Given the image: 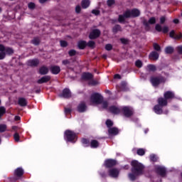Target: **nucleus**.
<instances>
[{
	"label": "nucleus",
	"mask_w": 182,
	"mask_h": 182,
	"mask_svg": "<svg viewBox=\"0 0 182 182\" xmlns=\"http://www.w3.org/2000/svg\"><path fill=\"white\" fill-rule=\"evenodd\" d=\"M131 165L132 166L131 169L132 173H129L128 176L132 181H134L139 176H141V174H143L144 166L137 161H132Z\"/></svg>",
	"instance_id": "f257e3e1"
},
{
	"label": "nucleus",
	"mask_w": 182,
	"mask_h": 182,
	"mask_svg": "<svg viewBox=\"0 0 182 182\" xmlns=\"http://www.w3.org/2000/svg\"><path fill=\"white\" fill-rule=\"evenodd\" d=\"M90 100L92 105H102L103 96L100 93L95 92L91 95Z\"/></svg>",
	"instance_id": "f03ea898"
},
{
	"label": "nucleus",
	"mask_w": 182,
	"mask_h": 182,
	"mask_svg": "<svg viewBox=\"0 0 182 182\" xmlns=\"http://www.w3.org/2000/svg\"><path fill=\"white\" fill-rule=\"evenodd\" d=\"M150 82L154 87H157L161 83H166V77L161 75L158 77L152 76L150 77Z\"/></svg>",
	"instance_id": "7ed1b4c3"
},
{
	"label": "nucleus",
	"mask_w": 182,
	"mask_h": 182,
	"mask_svg": "<svg viewBox=\"0 0 182 182\" xmlns=\"http://www.w3.org/2000/svg\"><path fill=\"white\" fill-rule=\"evenodd\" d=\"M125 16L127 18H137V16H140V11L137 9H133L132 10H127L125 11Z\"/></svg>",
	"instance_id": "20e7f679"
},
{
	"label": "nucleus",
	"mask_w": 182,
	"mask_h": 182,
	"mask_svg": "<svg viewBox=\"0 0 182 182\" xmlns=\"http://www.w3.org/2000/svg\"><path fill=\"white\" fill-rule=\"evenodd\" d=\"M65 136L67 139V141H73L76 139V134L70 130H66L65 132Z\"/></svg>",
	"instance_id": "39448f33"
},
{
	"label": "nucleus",
	"mask_w": 182,
	"mask_h": 182,
	"mask_svg": "<svg viewBox=\"0 0 182 182\" xmlns=\"http://www.w3.org/2000/svg\"><path fill=\"white\" fill-rule=\"evenodd\" d=\"M119 174H120V171L116 168H110L108 171V175L109 177H112V178H117V177H119Z\"/></svg>",
	"instance_id": "423d86ee"
},
{
	"label": "nucleus",
	"mask_w": 182,
	"mask_h": 182,
	"mask_svg": "<svg viewBox=\"0 0 182 182\" xmlns=\"http://www.w3.org/2000/svg\"><path fill=\"white\" fill-rule=\"evenodd\" d=\"M100 33H102V32L100 31V30L96 28V29H93L90 35H89V38L90 39H97V38H99V36H100Z\"/></svg>",
	"instance_id": "0eeeda50"
},
{
	"label": "nucleus",
	"mask_w": 182,
	"mask_h": 182,
	"mask_svg": "<svg viewBox=\"0 0 182 182\" xmlns=\"http://www.w3.org/2000/svg\"><path fill=\"white\" fill-rule=\"evenodd\" d=\"M0 52H4L6 55H14V49L6 47L2 44H0Z\"/></svg>",
	"instance_id": "6e6552de"
},
{
	"label": "nucleus",
	"mask_w": 182,
	"mask_h": 182,
	"mask_svg": "<svg viewBox=\"0 0 182 182\" xmlns=\"http://www.w3.org/2000/svg\"><path fill=\"white\" fill-rule=\"evenodd\" d=\"M122 112H123L125 117H131V116H133V109L132 108H130L129 107H124L122 108Z\"/></svg>",
	"instance_id": "1a4fd4ad"
},
{
	"label": "nucleus",
	"mask_w": 182,
	"mask_h": 182,
	"mask_svg": "<svg viewBox=\"0 0 182 182\" xmlns=\"http://www.w3.org/2000/svg\"><path fill=\"white\" fill-rule=\"evenodd\" d=\"M104 164L107 168H110L112 167H114V166L117 164V161L114 159H107L105 161Z\"/></svg>",
	"instance_id": "9d476101"
},
{
	"label": "nucleus",
	"mask_w": 182,
	"mask_h": 182,
	"mask_svg": "<svg viewBox=\"0 0 182 182\" xmlns=\"http://www.w3.org/2000/svg\"><path fill=\"white\" fill-rule=\"evenodd\" d=\"M143 23L146 28H150V25H154L156 23V17H151L147 20H144Z\"/></svg>",
	"instance_id": "9b49d317"
},
{
	"label": "nucleus",
	"mask_w": 182,
	"mask_h": 182,
	"mask_svg": "<svg viewBox=\"0 0 182 182\" xmlns=\"http://www.w3.org/2000/svg\"><path fill=\"white\" fill-rule=\"evenodd\" d=\"M155 29L157 32H163V33H167L168 32V27L167 26H164L161 28V25L157 23L155 26Z\"/></svg>",
	"instance_id": "f8f14e48"
},
{
	"label": "nucleus",
	"mask_w": 182,
	"mask_h": 182,
	"mask_svg": "<svg viewBox=\"0 0 182 182\" xmlns=\"http://www.w3.org/2000/svg\"><path fill=\"white\" fill-rule=\"evenodd\" d=\"M86 110H87L86 102H81L77 106V112H79V113H84Z\"/></svg>",
	"instance_id": "ddd939ff"
},
{
	"label": "nucleus",
	"mask_w": 182,
	"mask_h": 182,
	"mask_svg": "<svg viewBox=\"0 0 182 182\" xmlns=\"http://www.w3.org/2000/svg\"><path fill=\"white\" fill-rule=\"evenodd\" d=\"M28 66H31V68H36L39 65V60L38 58H35L33 60H28L27 61Z\"/></svg>",
	"instance_id": "4468645a"
},
{
	"label": "nucleus",
	"mask_w": 182,
	"mask_h": 182,
	"mask_svg": "<svg viewBox=\"0 0 182 182\" xmlns=\"http://www.w3.org/2000/svg\"><path fill=\"white\" fill-rule=\"evenodd\" d=\"M60 97H64L65 99H69V97H72V93L70 92V90L65 88L63 90L62 95H60Z\"/></svg>",
	"instance_id": "2eb2a0df"
},
{
	"label": "nucleus",
	"mask_w": 182,
	"mask_h": 182,
	"mask_svg": "<svg viewBox=\"0 0 182 182\" xmlns=\"http://www.w3.org/2000/svg\"><path fill=\"white\" fill-rule=\"evenodd\" d=\"M156 173L161 176V177H166V168L163 166H158L156 168Z\"/></svg>",
	"instance_id": "dca6fc26"
},
{
	"label": "nucleus",
	"mask_w": 182,
	"mask_h": 182,
	"mask_svg": "<svg viewBox=\"0 0 182 182\" xmlns=\"http://www.w3.org/2000/svg\"><path fill=\"white\" fill-rule=\"evenodd\" d=\"M49 80H50V76L46 75L38 80L37 83H38V85H42V83H48Z\"/></svg>",
	"instance_id": "f3484780"
},
{
	"label": "nucleus",
	"mask_w": 182,
	"mask_h": 182,
	"mask_svg": "<svg viewBox=\"0 0 182 182\" xmlns=\"http://www.w3.org/2000/svg\"><path fill=\"white\" fill-rule=\"evenodd\" d=\"M170 38H172V39H181L182 38V34L180 33L179 34H176V31L174 30H172L169 33Z\"/></svg>",
	"instance_id": "a211bd4d"
},
{
	"label": "nucleus",
	"mask_w": 182,
	"mask_h": 182,
	"mask_svg": "<svg viewBox=\"0 0 182 182\" xmlns=\"http://www.w3.org/2000/svg\"><path fill=\"white\" fill-rule=\"evenodd\" d=\"M50 70L53 75H58L60 73V67L58 65H53L50 67Z\"/></svg>",
	"instance_id": "6ab92c4d"
},
{
	"label": "nucleus",
	"mask_w": 182,
	"mask_h": 182,
	"mask_svg": "<svg viewBox=\"0 0 182 182\" xmlns=\"http://www.w3.org/2000/svg\"><path fill=\"white\" fill-rule=\"evenodd\" d=\"M82 79L83 80L90 81L92 79H93V75L90 73H84L82 75Z\"/></svg>",
	"instance_id": "aec40b11"
},
{
	"label": "nucleus",
	"mask_w": 182,
	"mask_h": 182,
	"mask_svg": "<svg viewBox=\"0 0 182 182\" xmlns=\"http://www.w3.org/2000/svg\"><path fill=\"white\" fill-rule=\"evenodd\" d=\"M164 97L166 99V100H170V99H174V92L171 91H166L164 92Z\"/></svg>",
	"instance_id": "412c9836"
},
{
	"label": "nucleus",
	"mask_w": 182,
	"mask_h": 182,
	"mask_svg": "<svg viewBox=\"0 0 182 182\" xmlns=\"http://www.w3.org/2000/svg\"><path fill=\"white\" fill-rule=\"evenodd\" d=\"M38 73L40 75H48V73H49V68L45 65H43L39 68Z\"/></svg>",
	"instance_id": "4be33fe9"
},
{
	"label": "nucleus",
	"mask_w": 182,
	"mask_h": 182,
	"mask_svg": "<svg viewBox=\"0 0 182 182\" xmlns=\"http://www.w3.org/2000/svg\"><path fill=\"white\" fill-rule=\"evenodd\" d=\"M167 100L164 97H159L158 99V105L161 107H164V106H167Z\"/></svg>",
	"instance_id": "5701e85b"
},
{
	"label": "nucleus",
	"mask_w": 182,
	"mask_h": 182,
	"mask_svg": "<svg viewBox=\"0 0 182 182\" xmlns=\"http://www.w3.org/2000/svg\"><path fill=\"white\" fill-rule=\"evenodd\" d=\"M159 53L156 51H152L149 54V59H151V60H157L159 59Z\"/></svg>",
	"instance_id": "b1692460"
},
{
	"label": "nucleus",
	"mask_w": 182,
	"mask_h": 182,
	"mask_svg": "<svg viewBox=\"0 0 182 182\" xmlns=\"http://www.w3.org/2000/svg\"><path fill=\"white\" fill-rule=\"evenodd\" d=\"M154 111L156 114H163V108L159 105H156L154 107Z\"/></svg>",
	"instance_id": "393cba45"
},
{
	"label": "nucleus",
	"mask_w": 182,
	"mask_h": 182,
	"mask_svg": "<svg viewBox=\"0 0 182 182\" xmlns=\"http://www.w3.org/2000/svg\"><path fill=\"white\" fill-rule=\"evenodd\" d=\"M81 6L83 9H87V8H89V6H90V0H82Z\"/></svg>",
	"instance_id": "a878e982"
},
{
	"label": "nucleus",
	"mask_w": 182,
	"mask_h": 182,
	"mask_svg": "<svg viewBox=\"0 0 182 182\" xmlns=\"http://www.w3.org/2000/svg\"><path fill=\"white\" fill-rule=\"evenodd\" d=\"M109 112L114 114H119L120 113V109L116 106H112L109 107Z\"/></svg>",
	"instance_id": "bb28decb"
},
{
	"label": "nucleus",
	"mask_w": 182,
	"mask_h": 182,
	"mask_svg": "<svg viewBox=\"0 0 182 182\" xmlns=\"http://www.w3.org/2000/svg\"><path fill=\"white\" fill-rule=\"evenodd\" d=\"M62 63L64 65V66H66L68 69H72L73 64L70 60H63Z\"/></svg>",
	"instance_id": "cd10ccee"
},
{
	"label": "nucleus",
	"mask_w": 182,
	"mask_h": 182,
	"mask_svg": "<svg viewBox=\"0 0 182 182\" xmlns=\"http://www.w3.org/2000/svg\"><path fill=\"white\" fill-rule=\"evenodd\" d=\"M146 70L147 72H156V70H157V68L153 64H149L146 66Z\"/></svg>",
	"instance_id": "c85d7f7f"
},
{
	"label": "nucleus",
	"mask_w": 182,
	"mask_h": 182,
	"mask_svg": "<svg viewBox=\"0 0 182 182\" xmlns=\"http://www.w3.org/2000/svg\"><path fill=\"white\" fill-rule=\"evenodd\" d=\"M18 105H20L23 107H25V106L28 105V102L24 97H21L18 98Z\"/></svg>",
	"instance_id": "c756f323"
},
{
	"label": "nucleus",
	"mask_w": 182,
	"mask_h": 182,
	"mask_svg": "<svg viewBox=\"0 0 182 182\" xmlns=\"http://www.w3.org/2000/svg\"><path fill=\"white\" fill-rule=\"evenodd\" d=\"M108 132L109 134H113L114 136H116L117 134H119V129L116 127L109 128L108 129Z\"/></svg>",
	"instance_id": "7c9ffc66"
},
{
	"label": "nucleus",
	"mask_w": 182,
	"mask_h": 182,
	"mask_svg": "<svg viewBox=\"0 0 182 182\" xmlns=\"http://www.w3.org/2000/svg\"><path fill=\"white\" fill-rule=\"evenodd\" d=\"M77 46L79 49H85L87 46V43L85 41H80L78 42Z\"/></svg>",
	"instance_id": "2f4dec72"
},
{
	"label": "nucleus",
	"mask_w": 182,
	"mask_h": 182,
	"mask_svg": "<svg viewBox=\"0 0 182 182\" xmlns=\"http://www.w3.org/2000/svg\"><path fill=\"white\" fill-rule=\"evenodd\" d=\"M112 32L113 33H117V32H122V26L119 24L115 25L112 28Z\"/></svg>",
	"instance_id": "473e14b6"
},
{
	"label": "nucleus",
	"mask_w": 182,
	"mask_h": 182,
	"mask_svg": "<svg viewBox=\"0 0 182 182\" xmlns=\"http://www.w3.org/2000/svg\"><path fill=\"white\" fill-rule=\"evenodd\" d=\"M129 18V17L126 16V11H125V12H124L123 15L119 16L118 22H119V23H122V22H124L126 18Z\"/></svg>",
	"instance_id": "72a5a7b5"
},
{
	"label": "nucleus",
	"mask_w": 182,
	"mask_h": 182,
	"mask_svg": "<svg viewBox=\"0 0 182 182\" xmlns=\"http://www.w3.org/2000/svg\"><path fill=\"white\" fill-rule=\"evenodd\" d=\"M14 173L17 177H22L23 176V169L22 168H18Z\"/></svg>",
	"instance_id": "f704fd0d"
},
{
	"label": "nucleus",
	"mask_w": 182,
	"mask_h": 182,
	"mask_svg": "<svg viewBox=\"0 0 182 182\" xmlns=\"http://www.w3.org/2000/svg\"><path fill=\"white\" fill-rule=\"evenodd\" d=\"M174 52V48L171 46H168L165 48V53L166 55H171V53H173Z\"/></svg>",
	"instance_id": "c9c22d12"
},
{
	"label": "nucleus",
	"mask_w": 182,
	"mask_h": 182,
	"mask_svg": "<svg viewBox=\"0 0 182 182\" xmlns=\"http://www.w3.org/2000/svg\"><path fill=\"white\" fill-rule=\"evenodd\" d=\"M31 43L36 46H38V45L41 43V38L35 37L33 40H31Z\"/></svg>",
	"instance_id": "e433bc0d"
},
{
	"label": "nucleus",
	"mask_w": 182,
	"mask_h": 182,
	"mask_svg": "<svg viewBox=\"0 0 182 182\" xmlns=\"http://www.w3.org/2000/svg\"><path fill=\"white\" fill-rule=\"evenodd\" d=\"M153 46L154 50H156V52H161V47H160V45L157 43H154Z\"/></svg>",
	"instance_id": "4c0bfd02"
},
{
	"label": "nucleus",
	"mask_w": 182,
	"mask_h": 182,
	"mask_svg": "<svg viewBox=\"0 0 182 182\" xmlns=\"http://www.w3.org/2000/svg\"><path fill=\"white\" fill-rule=\"evenodd\" d=\"M99 146V141H97V140H92L91 141V147H92L93 149H96L97 148V146Z\"/></svg>",
	"instance_id": "58836bf2"
},
{
	"label": "nucleus",
	"mask_w": 182,
	"mask_h": 182,
	"mask_svg": "<svg viewBox=\"0 0 182 182\" xmlns=\"http://www.w3.org/2000/svg\"><path fill=\"white\" fill-rule=\"evenodd\" d=\"M5 113H6V109L5 108V107H0V120L2 116L5 114Z\"/></svg>",
	"instance_id": "ea45409f"
},
{
	"label": "nucleus",
	"mask_w": 182,
	"mask_h": 182,
	"mask_svg": "<svg viewBox=\"0 0 182 182\" xmlns=\"http://www.w3.org/2000/svg\"><path fill=\"white\" fill-rule=\"evenodd\" d=\"M87 46H89V48H92V49H95V46H96V43H95V41H90L87 43Z\"/></svg>",
	"instance_id": "a19ab883"
},
{
	"label": "nucleus",
	"mask_w": 182,
	"mask_h": 182,
	"mask_svg": "<svg viewBox=\"0 0 182 182\" xmlns=\"http://www.w3.org/2000/svg\"><path fill=\"white\" fill-rule=\"evenodd\" d=\"M88 85H90L91 86H96L97 85H99V82L95 80L93 78H92L89 82Z\"/></svg>",
	"instance_id": "79ce46f5"
},
{
	"label": "nucleus",
	"mask_w": 182,
	"mask_h": 182,
	"mask_svg": "<svg viewBox=\"0 0 182 182\" xmlns=\"http://www.w3.org/2000/svg\"><path fill=\"white\" fill-rule=\"evenodd\" d=\"M6 132V124H0V133H4Z\"/></svg>",
	"instance_id": "37998d69"
},
{
	"label": "nucleus",
	"mask_w": 182,
	"mask_h": 182,
	"mask_svg": "<svg viewBox=\"0 0 182 182\" xmlns=\"http://www.w3.org/2000/svg\"><path fill=\"white\" fill-rule=\"evenodd\" d=\"M136 153L139 156H144V154H146V151L143 149H139Z\"/></svg>",
	"instance_id": "c03bdc74"
},
{
	"label": "nucleus",
	"mask_w": 182,
	"mask_h": 182,
	"mask_svg": "<svg viewBox=\"0 0 182 182\" xmlns=\"http://www.w3.org/2000/svg\"><path fill=\"white\" fill-rule=\"evenodd\" d=\"M102 109H107L109 106V102L107 101H103L101 103Z\"/></svg>",
	"instance_id": "a18cd8bd"
},
{
	"label": "nucleus",
	"mask_w": 182,
	"mask_h": 182,
	"mask_svg": "<svg viewBox=\"0 0 182 182\" xmlns=\"http://www.w3.org/2000/svg\"><path fill=\"white\" fill-rule=\"evenodd\" d=\"M135 65L136 68H141V66H143V63L141 62V60H137L135 63Z\"/></svg>",
	"instance_id": "49530a36"
},
{
	"label": "nucleus",
	"mask_w": 182,
	"mask_h": 182,
	"mask_svg": "<svg viewBox=\"0 0 182 182\" xmlns=\"http://www.w3.org/2000/svg\"><path fill=\"white\" fill-rule=\"evenodd\" d=\"M106 125L107 126V127H112V126H113V122L110 119H107L106 121Z\"/></svg>",
	"instance_id": "de8ad7c7"
},
{
	"label": "nucleus",
	"mask_w": 182,
	"mask_h": 182,
	"mask_svg": "<svg viewBox=\"0 0 182 182\" xmlns=\"http://www.w3.org/2000/svg\"><path fill=\"white\" fill-rule=\"evenodd\" d=\"M151 161H157V156L155 154L150 155Z\"/></svg>",
	"instance_id": "09e8293b"
},
{
	"label": "nucleus",
	"mask_w": 182,
	"mask_h": 182,
	"mask_svg": "<svg viewBox=\"0 0 182 182\" xmlns=\"http://www.w3.org/2000/svg\"><path fill=\"white\" fill-rule=\"evenodd\" d=\"M60 46H62V48H66V46H68V42L65 41H60Z\"/></svg>",
	"instance_id": "8fccbe9b"
},
{
	"label": "nucleus",
	"mask_w": 182,
	"mask_h": 182,
	"mask_svg": "<svg viewBox=\"0 0 182 182\" xmlns=\"http://www.w3.org/2000/svg\"><path fill=\"white\" fill-rule=\"evenodd\" d=\"M35 6L36 5H35V3L33 2H30L28 4V7L29 8V9H35Z\"/></svg>",
	"instance_id": "3c124183"
},
{
	"label": "nucleus",
	"mask_w": 182,
	"mask_h": 182,
	"mask_svg": "<svg viewBox=\"0 0 182 182\" xmlns=\"http://www.w3.org/2000/svg\"><path fill=\"white\" fill-rule=\"evenodd\" d=\"M5 56H6V53H5L4 51H0V60L5 59Z\"/></svg>",
	"instance_id": "603ef678"
},
{
	"label": "nucleus",
	"mask_w": 182,
	"mask_h": 182,
	"mask_svg": "<svg viewBox=\"0 0 182 182\" xmlns=\"http://www.w3.org/2000/svg\"><path fill=\"white\" fill-rule=\"evenodd\" d=\"M159 21H160L161 25H163V24L166 22V16H161V17L159 18Z\"/></svg>",
	"instance_id": "864d4df0"
},
{
	"label": "nucleus",
	"mask_w": 182,
	"mask_h": 182,
	"mask_svg": "<svg viewBox=\"0 0 182 182\" xmlns=\"http://www.w3.org/2000/svg\"><path fill=\"white\" fill-rule=\"evenodd\" d=\"M80 11H82V7L80 5L75 6V12L76 14H80Z\"/></svg>",
	"instance_id": "5fc2aeb1"
},
{
	"label": "nucleus",
	"mask_w": 182,
	"mask_h": 182,
	"mask_svg": "<svg viewBox=\"0 0 182 182\" xmlns=\"http://www.w3.org/2000/svg\"><path fill=\"white\" fill-rule=\"evenodd\" d=\"M106 50H112L113 49V46L112 44H107L105 46Z\"/></svg>",
	"instance_id": "6e6d98bb"
},
{
	"label": "nucleus",
	"mask_w": 182,
	"mask_h": 182,
	"mask_svg": "<svg viewBox=\"0 0 182 182\" xmlns=\"http://www.w3.org/2000/svg\"><path fill=\"white\" fill-rule=\"evenodd\" d=\"M15 141H19V134L16 132L14 135Z\"/></svg>",
	"instance_id": "4d7b16f0"
},
{
	"label": "nucleus",
	"mask_w": 182,
	"mask_h": 182,
	"mask_svg": "<svg viewBox=\"0 0 182 182\" xmlns=\"http://www.w3.org/2000/svg\"><path fill=\"white\" fill-rule=\"evenodd\" d=\"M107 4L109 6H112V5H114L115 1L114 0H107Z\"/></svg>",
	"instance_id": "13d9d810"
},
{
	"label": "nucleus",
	"mask_w": 182,
	"mask_h": 182,
	"mask_svg": "<svg viewBox=\"0 0 182 182\" xmlns=\"http://www.w3.org/2000/svg\"><path fill=\"white\" fill-rule=\"evenodd\" d=\"M126 86H127V82L122 81L121 82V88L124 90V89H126Z\"/></svg>",
	"instance_id": "bf43d9fd"
},
{
	"label": "nucleus",
	"mask_w": 182,
	"mask_h": 182,
	"mask_svg": "<svg viewBox=\"0 0 182 182\" xmlns=\"http://www.w3.org/2000/svg\"><path fill=\"white\" fill-rule=\"evenodd\" d=\"M68 55L70 56H75L76 55V50H70L69 52H68Z\"/></svg>",
	"instance_id": "052dcab7"
},
{
	"label": "nucleus",
	"mask_w": 182,
	"mask_h": 182,
	"mask_svg": "<svg viewBox=\"0 0 182 182\" xmlns=\"http://www.w3.org/2000/svg\"><path fill=\"white\" fill-rule=\"evenodd\" d=\"M92 14H93L94 15H96V16H97L98 15H100V11L96 10V9H93L92 11Z\"/></svg>",
	"instance_id": "680f3d73"
},
{
	"label": "nucleus",
	"mask_w": 182,
	"mask_h": 182,
	"mask_svg": "<svg viewBox=\"0 0 182 182\" xmlns=\"http://www.w3.org/2000/svg\"><path fill=\"white\" fill-rule=\"evenodd\" d=\"M177 51L179 55H182V46L177 47Z\"/></svg>",
	"instance_id": "e2e57ef3"
},
{
	"label": "nucleus",
	"mask_w": 182,
	"mask_h": 182,
	"mask_svg": "<svg viewBox=\"0 0 182 182\" xmlns=\"http://www.w3.org/2000/svg\"><path fill=\"white\" fill-rule=\"evenodd\" d=\"M82 144H89V141L87 139L83 138L82 139Z\"/></svg>",
	"instance_id": "0e129e2a"
},
{
	"label": "nucleus",
	"mask_w": 182,
	"mask_h": 182,
	"mask_svg": "<svg viewBox=\"0 0 182 182\" xmlns=\"http://www.w3.org/2000/svg\"><path fill=\"white\" fill-rule=\"evenodd\" d=\"M120 41L122 42V43H124V45L127 43V39L126 38H120Z\"/></svg>",
	"instance_id": "69168bd1"
},
{
	"label": "nucleus",
	"mask_w": 182,
	"mask_h": 182,
	"mask_svg": "<svg viewBox=\"0 0 182 182\" xmlns=\"http://www.w3.org/2000/svg\"><path fill=\"white\" fill-rule=\"evenodd\" d=\"M114 79H122V76L119 74H116L114 76Z\"/></svg>",
	"instance_id": "338daca9"
},
{
	"label": "nucleus",
	"mask_w": 182,
	"mask_h": 182,
	"mask_svg": "<svg viewBox=\"0 0 182 182\" xmlns=\"http://www.w3.org/2000/svg\"><path fill=\"white\" fill-rule=\"evenodd\" d=\"M70 112H72V109H70V108H65V113H70Z\"/></svg>",
	"instance_id": "774afa93"
}]
</instances>
